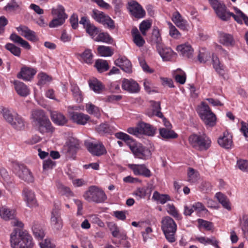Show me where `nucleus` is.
Here are the masks:
<instances>
[{"mask_svg":"<svg viewBox=\"0 0 248 248\" xmlns=\"http://www.w3.org/2000/svg\"><path fill=\"white\" fill-rule=\"evenodd\" d=\"M90 88L96 93H100L104 87L101 82L96 79H93L89 82Z\"/></svg>","mask_w":248,"mask_h":248,"instance_id":"obj_53","label":"nucleus"},{"mask_svg":"<svg viewBox=\"0 0 248 248\" xmlns=\"http://www.w3.org/2000/svg\"><path fill=\"white\" fill-rule=\"evenodd\" d=\"M50 223L52 228L56 231L60 230L62 227V220L59 212V208L53 209L51 212Z\"/></svg>","mask_w":248,"mask_h":248,"instance_id":"obj_18","label":"nucleus"},{"mask_svg":"<svg viewBox=\"0 0 248 248\" xmlns=\"http://www.w3.org/2000/svg\"><path fill=\"white\" fill-rule=\"evenodd\" d=\"M218 41L225 46H232L234 44V40L232 34L220 32L218 35Z\"/></svg>","mask_w":248,"mask_h":248,"instance_id":"obj_31","label":"nucleus"},{"mask_svg":"<svg viewBox=\"0 0 248 248\" xmlns=\"http://www.w3.org/2000/svg\"><path fill=\"white\" fill-rule=\"evenodd\" d=\"M11 125L17 130H21L24 127V121L23 119L17 115L13 121L10 124Z\"/></svg>","mask_w":248,"mask_h":248,"instance_id":"obj_51","label":"nucleus"},{"mask_svg":"<svg viewBox=\"0 0 248 248\" xmlns=\"http://www.w3.org/2000/svg\"><path fill=\"white\" fill-rule=\"evenodd\" d=\"M36 72L33 68L25 66L21 69L20 72L17 75V77L24 81H30L33 78Z\"/></svg>","mask_w":248,"mask_h":248,"instance_id":"obj_20","label":"nucleus"},{"mask_svg":"<svg viewBox=\"0 0 248 248\" xmlns=\"http://www.w3.org/2000/svg\"><path fill=\"white\" fill-rule=\"evenodd\" d=\"M15 174L21 179L28 183L33 182L34 178L31 171L23 165H16L14 168Z\"/></svg>","mask_w":248,"mask_h":248,"instance_id":"obj_12","label":"nucleus"},{"mask_svg":"<svg viewBox=\"0 0 248 248\" xmlns=\"http://www.w3.org/2000/svg\"><path fill=\"white\" fill-rule=\"evenodd\" d=\"M159 134L165 140L175 139L178 137V135L170 128H160Z\"/></svg>","mask_w":248,"mask_h":248,"instance_id":"obj_40","label":"nucleus"},{"mask_svg":"<svg viewBox=\"0 0 248 248\" xmlns=\"http://www.w3.org/2000/svg\"><path fill=\"white\" fill-rule=\"evenodd\" d=\"M233 9L236 13L235 16H237L236 19H234L237 23L242 24V19L245 23L248 25V17L244 14L240 9L236 7H233Z\"/></svg>","mask_w":248,"mask_h":248,"instance_id":"obj_47","label":"nucleus"},{"mask_svg":"<svg viewBox=\"0 0 248 248\" xmlns=\"http://www.w3.org/2000/svg\"><path fill=\"white\" fill-rule=\"evenodd\" d=\"M156 49L164 61H169L171 60L176 56V53L170 47H165L163 45H158L156 46Z\"/></svg>","mask_w":248,"mask_h":248,"instance_id":"obj_19","label":"nucleus"},{"mask_svg":"<svg viewBox=\"0 0 248 248\" xmlns=\"http://www.w3.org/2000/svg\"><path fill=\"white\" fill-rule=\"evenodd\" d=\"M96 42H102L108 44H111L113 39L107 32H100L94 38Z\"/></svg>","mask_w":248,"mask_h":248,"instance_id":"obj_45","label":"nucleus"},{"mask_svg":"<svg viewBox=\"0 0 248 248\" xmlns=\"http://www.w3.org/2000/svg\"><path fill=\"white\" fill-rule=\"evenodd\" d=\"M210 58L211 54L206 49L202 48L199 50L198 59L201 63L206 62L210 60Z\"/></svg>","mask_w":248,"mask_h":248,"instance_id":"obj_43","label":"nucleus"},{"mask_svg":"<svg viewBox=\"0 0 248 248\" xmlns=\"http://www.w3.org/2000/svg\"><path fill=\"white\" fill-rule=\"evenodd\" d=\"M38 85L39 86H43L49 83L52 80L51 77L44 72L38 74Z\"/></svg>","mask_w":248,"mask_h":248,"instance_id":"obj_50","label":"nucleus"},{"mask_svg":"<svg viewBox=\"0 0 248 248\" xmlns=\"http://www.w3.org/2000/svg\"><path fill=\"white\" fill-rule=\"evenodd\" d=\"M131 15L137 18H141L145 15V12L141 5L135 0H131L128 3L127 7Z\"/></svg>","mask_w":248,"mask_h":248,"instance_id":"obj_14","label":"nucleus"},{"mask_svg":"<svg viewBox=\"0 0 248 248\" xmlns=\"http://www.w3.org/2000/svg\"><path fill=\"white\" fill-rule=\"evenodd\" d=\"M32 230L34 236L38 239H42L45 236L44 231L42 227L36 224H34L32 227Z\"/></svg>","mask_w":248,"mask_h":248,"instance_id":"obj_52","label":"nucleus"},{"mask_svg":"<svg viewBox=\"0 0 248 248\" xmlns=\"http://www.w3.org/2000/svg\"><path fill=\"white\" fill-rule=\"evenodd\" d=\"M85 145L88 151L93 155L100 156L106 153L104 146L100 142L86 141Z\"/></svg>","mask_w":248,"mask_h":248,"instance_id":"obj_13","label":"nucleus"},{"mask_svg":"<svg viewBox=\"0 0 248 248\" xmlns=\"http://www.w3.org/2000/svg\"><path fill=\"white\" fill-rule=\"evenodd\" d=\"M161 229L169 242L172 243L175 241L174 234L177 230V225L172 218L169 216L163 217Z\"/></svg>","mask_w":248,"mask_h":248,"instance_id":"obj_5","label":"nucleus"},{"mask_svg":"<svg viewBox=\"0 0 248 248\" xmlns=\"http://www.w3.org/2000/svg\"><path fill=\"white\" fill-rule=\"evenodd\" d=\"M16 29L22 36H24L28 40L31 41H35L37 40L35 32L30 30L27 27L20 26L17 27Z\"/></svg>","mask_w":248,"mask_h":248,"instance_id":"obj_29","label":"nucleus"},{"mask_svg":"<svg viewBox=\"0 0 248 248\" xmlns=\"http://www.w3.org/2000/svg\"><path fill=\"white\" fill-rule=\"evenodd\" d=\"M127 166L135 175H142L146 177L151 176V171L144 164H129Z\"/></svg>","mask_w":248,"mask_h":248,"instance_id":"obj_15","label":"nucleus"},{"mask_svg":"<svg viewBox=\"0 0 248 248\" xmlns=\"http://www.w3.org/2000/svg\"><path fill=\"white\" fill-rule=\"evenodd\" d=\"M70 90L76 101L78 103L81 102L83 100V97L78 87L76 84H71Z\"/></svg>","mask_w":248,"mask_h":248,"instance_id":"obj_41","label":"nucleus"},{"mask_svg":"<svg viewBox=\"0 0 248 248\" xmlns=\"http://www.w3.org/2000/svg\"><path fill=\"white\" fill-rule=\"evenodd\" d=\"M240 226L245 235H248V215H243L239 219Z\"/></svg>","mask_w":248,"mask_h":248,"instance_id":"obj_54","label":"nucleus"},{"mask_svg":"<svg viewBox=\"0 0 248 248\" xmlns=\"http://www.w3.org/2000/svg\"><path fill=\"white\" fill-rule=\"evenodd\" d=\"M152 200L157 203L164 204L168 201H170V198L169 195L162 194L155 191L153 194Z\"/></svg>","mask_w":248,"mask_h":248,"instance_id":"obj_38","label":"nucleus"},{"mask_svg":"<svg viewBox=\"0 0 248 248\" xmlns=\"http://www.w3.org/2000/svg\"><path fill=\"white\" fill-rule=\"evenodd\" d=\"M65 148L67 149L68 155L73 156L78 151L79 148V140L74 138H70L66 142Z\"/></svg>","mask_w":248,"mask_h":248,"instance_id":"obj_21","label":"nucleus"},{"mask_svg":"<svg viewBox=\"0 0 248 248\" xmlns=\"http://www.w3.org/2000/svg\"><path fill=\"white\" fill-rule=\"evenodd\" d=\"M51 14L54 18L49 24L50 28H56L62 25L68 16L65 13V9L61 5H59L51 9Z\"/></svg>","mask_w":248,"mask_h":248,"instance_id":"obj_6","label":"nucleus"},{"mask_svg":"<svg viewBox=\"0 0 248 248\" xmlns=\"http://www.w3.org/2000/svg\"><path fill=\"white\" fill-rule=\"evenodd\" d=\"M167 211L171 216L177 219H180V216L177 210L173 204L169 203L166 205Z\"/></svg>","mask_w":248,"mask_h":248,"instance_id":"obj_57","label":"nucleus"},{"mask_svg":"<svg viewBox=\"0 0 248 248\" xmlns=\"http://www.w3.org/2000/svg\"><path fill=\"white\" fill-rule=\"evenodd\" d=\"M10 39L15 43L21 46L22 47L29 49L31 46L29 43L16 33H12L10 36Z\"/></svg>","mask_w":248,"mask_h":248,"instance_id":"obj_39","label":"nucleus"},{"mask_svg":"<svg viewBox=\"0 0 248 248\" xmlns=\"http://www.w3.org/2000/svg\"><path fill=\"white\" fill-rule=\"evenodd\" d=\"M199 114L200 117L207 126L213 127L215 125L217 120L216 116L211 111L208 105L202 103Z\"/></svg>","mask_w":248,"mask_h":248,"instance_id":"obj_8","label":"nucleus"},{"mask_svg":"<svg viewBox=\"0 0 248 248\" xmlns=\"http://www.w3.org/2000/svg\"><path fill=\"white\" fill-rule=\"evenodd\" d=\"M5 48L16 56L19 57L21 54L20 48L11 43H8L5 45Z\"/></svg>","mask_w":248,"mask_h":248,"instance_id":"obj_56","label":"nucleus"},{"mask_svg":"<svg viewBox=\"0 0 248 248\" xmlns=\"http://www.w3.org/2000/svg\"><path fill=\"white\" fill-rule=\"evenodd\" d=\"M51 118L55 124L59 125H63L67 121L65 117L62 113L58 111L51 112Z\"/></svg>","mask_w":248,"mask_h":248,"instance_id":"obj_35","label":"nucleus"},{"mask_svg":"<svg viewBox=\"0 0 248 248\" xmlns=\"http://www.w3.org/2000/svg\"><path fill=\"white\" fill-rule=\"evenodd\" d=\"M153 39L155 42L156 44V46L158 45H163L161 43L162 39L158 30H154L153 32Z\"/></svg>","mask_w":248,"mask_h":248,"instance_id":"obj_62","label":"nucleus"},{"mask_svg":"<svg viewBox=\"0 0 248 248\" xmlns=\"http://www.w3.org/2000/svg\"><path fill=\"white\" fill-rule=\"evenodd\" d=\"M154 189V186L148 184L146 186L138 188L134 192V195L139 199L144 198L146 196H150Z\"/></svg>","mask_w":248,"mask_h":248,"instance_id":"obj_27","label":"nucleus"},{"mask_svg":"<svg viewBox=\"0 0 248 248\" xmlns=\"http://www.w3.org/2000/svg\"><path fill=\"white\" fill-rule=\"evenodd\" d=\"M112 236L118 239H112V243L115 245L117 247H120L122 244V240H125L127 239L126 232L120 229L117 232H115Z\"/></svg>","mask_w":248,"mask_h":248,"instance_id":"obj_37","label":"nucleus"},{"mask_svg":"<svg viewBox=\"0 0 248 248\" xmlns=\"http://www.w3.org/2000/svg\"><path fill=\"white\" fill-rule=\"evenodd\" d=\"M0 113H2L3 118L9 124H11L18 115L16 111L9 108H0Z\"/></svg>","mask_w":248,"mask_h":248,"instance_id":"obj_34","label":"nucleus"},{"mask_svg":"<svg viewBox=\"0 0 248 248\" xmlns=\"http://www.w3.org/2000/svg\"><path fill=\"white\" fill-rule=\"evenodd\" d=\"M23 195L24 200L26 201L27 206L30 207H35L37 205V202L34 192L30 189L25 188L23 191Z\"/></svg>","mask_w":248,"mask_h":248,"instance_id":"obj_26","label":"nucleus"},{"mask_svg":"<svg viewBox=\"0 0 248 248\" xmlns=\"http://www.w3.org/2000/svg\"><path fill=\"white\" fill-rule=\"evenodd\" d=\"M94 66L99 72L106 71L109 69L107 61L101 59L97 60Z\"/></svg>","mask_w":248,"mask_h":248,"instance_id":"obj_49","label":"nucleus"},{"mask_svg":"<svg viewBox=\"0 0 248 248\" xmlns=\"http://www.w3.org/2000/svg\"><path fill=\"white\" fill-rule=\"evenodd\" d=\"M129 147L135 156L138 158L147 160L151 156V151L140 143L133 142L129 144Z\"/></svg>","mask_w":248,"mask_h":248,"instance_id":"obj_10","label":"nucleus"},{"mask_svg":"<svg viewBox=\"0 0 248 248\" xmlns=\"http://www.w3.org/2000/svg\"><path fill=\"white\" fill-rule=\"evenodd\" d=\"M200 178L198 171L193 168H189L187 171V181L190 183H196Z\"/></svg>","mask_w":248,"mask_h":248,"instance_id":"obj_42","label":"nucleus"},{"mask_svg":"<svg viewBox=\"0 0 248 248\" xmlns=\"http://www.w3.org/2000/svg\"><path fill=\"white\" fill-rule=\"evenodd\" d=\"M151 26V23L146 20L143 21L140 25V30L143 35L146 34V31H148Z\"/></svg>","mask_w":248,"mask_h":248,"instance_id":"obj_59","label":"nucleus"},{"mask_svg":"<svg viewBox=\"0 0 248 248\" xmlns=\"http://www.w3.org/2000/svg\"><path fill=\"white\" fill-rule=\"evenodd\" d=\"M131 34L133 38V41L136 45L139 47L143 46L145 43V40L140 35L139 30L137 28L135 27L132 29Z\"/></svg>","mask_w":248,"mask_h":248,"instance_id":"obj_36","label":"nucleus"},{"mask_svg":"<svg viewBox=\"0 0 248 248\" xmlns=\"http://www.w3.org/2000/svg\"><path fill=\"white\" fill-rule=\"evenodd\" d=\"M20 4L15 0H12L5 7L7 10H16L19 8Z\"/></svg>","mask_w":248,"mask_h":248,"instance_id":"obj_63","label":"nucleus"},{"mask_svg":"<svg viewBox=\"0 0 248 248\" xmlns=\"http://www.w3.org/2000/svg\"><path fill=\"white\" fill-rule=\"evenodd\" d=\"M86 110L89 114H93L96 117L100 115L99 108L92 103L86 105Z\"/></svg>","mask_w":248,"mask_h":248,"instance_id":"obj_55","label":"nucleus"},{"mask_svg":"<svg viewBox=\"0 0 248 248\" xmlns=\"http://www.w3.org/2000/svg\"><path fill=\"white\" fill-rule=\"evenodd\" d=\"M216 197L224 208L228 210H230L231 209L229 201L226 196L221 193L218 192L216 193Z\"/></svg>","mask_w":248,"mask_h":248,"instance_id":"obj_46","label":"nucleus"},{"mask_svg":"<svg viewBox=\"0 0 248 248\" xmlns=\"http://www.w3.org/2000/svg\"><path fill=\"white\" fill-rule=\"evenodd\" d=\"M219 145L225 149H230L232 146V137L228 132H224L223 136L218 140Z\"/></svg>","mask_w":248,"mask_h":248,"instance_id":"obj_30","label":"nucleus"},{"mask_svg":"<svg viewBox=\"0 0 248 248\" xmlns=\"http://www.w3.org/2000/svg\"><path fill=\"white\" fill-rule=\"evenodd\" d=\"M41 248H55V245L52 244L50 239H46L44 241L39 243Z\"/></svg>","mask_w":248,"mask_h":248,"instance_id":"obj_64","label":"nucleus"},{"mask_svg":"<svg viewBox=\"0 0 248 248\" xmlns=\"http://www.w3.org/2000/svg\"><path fill=\"white\" fill-rule=\"evenodd\" d=\"M92 17L96 21L109 29L113 30L115 27L114 21L108 16L102 12L93 10Z\"/></svg>","mask_w":248,"mask_h":248,"instance_id":"obj_11","label":"nucleus"},{"mask_svg":"<svg viewBox=\"0 0 248 248\" xmlns=\"http://www.w3.org/2000/svg\"><path fill=\"white\" fill-rule=\"evenodd\" d=\"M237 166L243 171H248V161L244 159H239L237 161Z\"/></svg>","mask_w":248,"mask_h":248,"instance_id":"obj_60","label":"nucleus"},{"mask_svg":"<svg viewBox=\"0 0 248 248\" xmlns=\"http://www.w3.org/2000/svg\"><path fill=\"white\" fill-rule=\"evenodd\" d=\"M115 64L120 67L124 71L130 73L132 72V64L125 56L120 57L115 60Z\"/></svg>","mask_w":248,"mask_h":248,"instance_id":"obj_22","label":"nucleus"},{"mask_svg":"<svg viewBox=\"0 0 248 248\" xmlns=\"http://www.w3.org/2000/svg\"><path fill=\"white\" fill-rule=\"evenodd\" d=\"M212 8L217 17L222 21H227L230 19L231 17H232L234 19H236L237 18V16H235V14L230 11L223 0L217 3Z\"/></svg>","mask_w":248,"mask_h":248,"instance_id":"obj_7","label":"nucleus"},{"mask_svg":"<svg viewBox=\"0 0 248 248\" xmlns=\"http://www.w3.org/2000/svg\"><path fill=\"white\" fill-rule=\"evenodd\" d=\"M189 144L195 149L202 151H206L211 146V140L204 134H194L188 138Z\"/></svg>","mask_w":248,"mask_h":248,"instance_id":"obj_3","label":"nucleus"},{"mask_svg":"<svg viewBox=\"0 0 248 248\" xmlns=\"http://www.w3.org/2000/svg\"><path fill=\"white\" fill-rule=\"evenodd\" d=\"M122 89L131 93H136L140 92L139 84L132 79L124 78L122 83Z\"/></svg>","mask_w":248,"mask_h":248,"instance_id":"obj_16","label":"nucleus"},{"mask_svg":"<svg viewBox=\"0 0 248 248\" xmlns=\"http://www.w3.org/2000/svg\"><path fill=\"white\" fill-rule=\"evenodd\" d=\"M173 23L180 29L184 31L188 30L187 22L184 20L178 11L174 12L171 17Z\"/></svg>","mask_w":248,"mask_h":248,"instance_id":"obj_23","label":"nucleus"},{"mask_svg":"<svg viewBox=\"0 0 248 248\" xmlns=\"http://www.w3.org/2000/svg\"><path fill=\"white\" fill-rule=\"evenodd\" d=\"M97 51L99 55L102 57H110L113 54V50L111 47L108 46H99Z\"/></svg>","mask_w":248,"mask_h":248,"instance_id":"obj_44","label":"nucleus"},{"mask_svg":"<svg viewBox=\"0 0 248 248\" xmlns=\"http://www.w3.org/2000/svg\"><path fill=\"white\" fill-rule=\"evenodd\" d=\"M16 216V211L6 206L0 208V216L5 220L13 219Z\"/></svg>","mask_w":248,"mask_h":248,"instance_id":"obj_33","label":"nucleus"},{"mask_svg":"<svg viewBox=\"0 0 248 248\" xmlns=\"http://www.w3.org/2000/svg\"><path fill=\"white\" fill-rule=\"evenodd\" d=\"M169 25L170 36L175 39L179 38L181 34L176 27L170 22L169 23Z\"/></svg>","mask_w":248,"mask_h":248,"instance_id":"obj_58","label":"nucleus"},{"mask_svg":"<svg viewBox=\"0 0 248 248\" xmlns=\"http://www.w3.org/2000/svg\"><path fill=\"white\" fill-rule=\"evenodd\" d=\"M83 196L88 202L97 203L104 202L107 198L104 191L95 186H90L84 192Z\"/></svg>","mask_w":248,"mask_h":248,"instance_id":"obj_4","label":"nucleus"},{"mask_svg":"<svg viewBox=\"0 0 248 248\" xmlns=\"http://www.w3.org/2000/svg\"><path fill=\"white\" fill-rule=\"evenodd\" d=\"M70 116L74 123L81 125H85L90 120V117L88 115L78 112H72Z\"/></svg>","mask_w":248,"mask_h":248,"instance_id":"obj_25","label":"nucleus"},{"mask_svg":"<svg viewBox=\"0 0 248 248\" xmlns=\"http://www.w3.org/2000/svg\"><path fill=\"white\" fill-rule=\"evenodd\" d=\"M127 131L130 134L136 136L142 134L152 136L155 133L154 129L149 124L143 122L140 123L135 127L128 128Z\"/></svg>","mask_w":248,"mask_h":248,"instance_id":"obj_9","label":"nucleus"},{"mask_svg":"<svg viewBox=\"0 0 248 248\" xmlns=\"http://www.w3.org/2000/svg\"><path fill=\"white\" fill-rule=\"evenodd\" d=\"M198 222L201 227L204 228L206 230L210 231L213 228L212 223L210 222L203 220L202 219H198Z\"/></svg>","mask_w":248,"mask_h":248,"instance_id":"obj_61","label":"nucleus"},{"mask_svg":"<svg viewBox=\"0 0 248 248\" xmlns=\"http://www.w3.org/2000/svg\"><path fill=\"white\" fill-rule=\"evenodd\" d=\"M16 93L21 97H26L30 93L28 87L23 82L15 80L13 82Z\"/></svg>","mask_w":248,"mask_h":248,"instance_id":"obj_24","label":"nucleus"},{"mask_svg":"<svg viewBox=\"0 0 248 248\" xmlns=\"http://www.w3.org/2000/svg\"><path fill=\"white\" fill-rule=\"evenodd\" d=\"M80 56L85 63L89 64L93 63V55L91 49H86L82 53L80 54Z\"/></svg>","mask_w":248,"mask_h":248,"instance_id":"obj_48","label":"nucleus"},{"mask_svg":"<svg viewBox=\"0 0 248 248\" xmlns=\"http://www.w3.org/2000/svg\"><path fill=\"white\" fill-rule=\"evenodd\" d=\"M151 108L146 112L147 115L151 117L156 116L159 118H163V114L160 111V103L154 101H151Z\"/></svg>","mask_w":248,"mask_h":248,"instance_id":"obj_28","label":"nucleus"},{"mask_svg":"<svg viewBox=\"0 0 248 248\" xmlns=\"http://www.w3.org/2000/svg\"><path fill=\"white\" fill-rule=\"evenodd\" d=\"M31 119L38 131L41 133L52 132L53 127L51 122L45 112L41 109L32 111Z\"/></svg>","mask_w":248,"mask_h":248,"instance_id":"obj_2","label":"nucleus"},{"mask_svg":"<svg viewBox=\"0 0 248 248\" xmlns=\"http://www.w3.org/2000/svg\"><path fill=\"white\" fill-rule=\"evenodd\" d=\"M177 50L184 57L191 58L193 55V49L188 43L180 45L177 47Z\"/></svg>","mask_w":248,"mask_h":248,"instance_id":"obj_32","label":"nucleus"},{"mask_svg":"<svg viewBox=\"0 0 248 248\" xmlns=\"http://www.w3.org/2000/svg\"><path fill=\"white\" fill-rule=\"evenodd\" d=\"M83 25L86 32L94 39L99 32V29L94 25L91 24L89 19L86 16H82L79 21Z\"/></svg>","mask_w":248,"mask_h":248,"instance_id":"obj_17","label":"nucleus"},{"mask_svg":"<svg viewBox=\"0 0 248 248\" xmlns=\"http://www.w3.org/2000/svg\"><path fill=\"white\" fill-rule=\"evenodd\" d=\"M12 248H32L33 246L31 236L26 231L15 229L10 235Z\"/></svg>","mask_w":248,"mask_h":248,"instance_id":"obj_1","label":"nucleus"}]
</instances>
